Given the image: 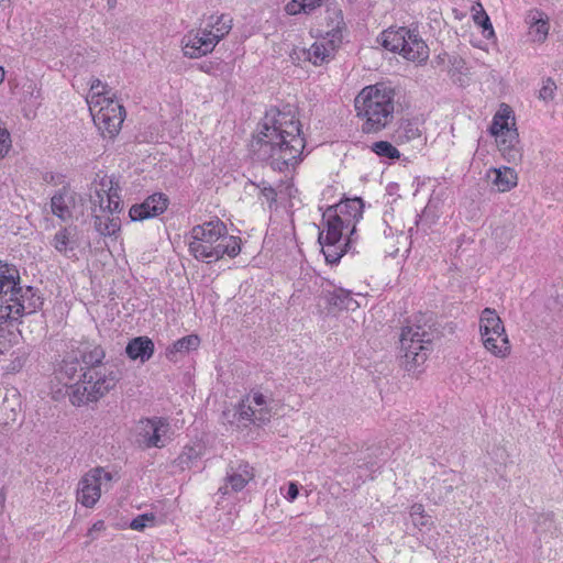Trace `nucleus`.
<instances>
[{
	"instance_id": "1",
	"label": "nucleus",
	"mask_w": 563,
	"mask_h": 563,
	"mask_svg": "<svg viewBox=\"0 0 563 563\" xmlns=\"http://www.w3.org/2000/svg\"><path fill=\"white\" fill-rule=\"evenodd\" d=\"M305 146L300 122L291 111H280L275 107L266 111L251 142L255 159L268 163L278 172L295 167L301 159Z\"/></svg>"
},
{
	"instance_id": "2",
	"label": "nucleus",
	"mask_w": 563,
	"mask_h": 563,
	"mask_svg": "<svg viewBox=\"0 0 563 563\" xmlns=\"http://www.w3.org/2000/svg\"><path fill=\"white\" fill-rule=\"evenodd\" d=\"M70 353L80 361L86 369L81 383L73 386L74 389L70 394L73 405L81 406L97 401L117 386L120 373L101 366L106 352L100 345L81 343Z\"/></svg>"
},
{
	"instance_id": "3",
	"label": "nucleus",
	"mask_w": 563,
	"mask_h": 563,
	"mask_svg": "<svg viewBox=\"0 0 563 563\" xmlns=\"http://www.w3.org/2000/svg\"><path fill=\"white\" fill-rule=\"evenodd\" d=\"M394 90L383 85L365 87L355 98L357 115L365 119L363 131L376 133L394 118Z\"/></svg>"
},
{
	"instance_id": "4",
	"label": "nucleus",
	"mask_w": 563,
	"mask_h": 563,
	"mask_svg": "<svg viewBox=\"0 0 563 563\" xmlns=\"http://www.w3.org/2000/svg\"><path fill=\"white\" fill-rule=\"evenodd\" d=\"M434 339L430 327L426 324L407 325L402 329L400 342V362L407 372L415 373L428 358L429 352L432 350Z\"/></svg>"
},
{
	"instance_id": "5",
	"label": "nucleus",
	"mask_w": 563,
	"mask_h": 563,
	"mask_svg": "<svg viewBox=\"0 0 563 563\" xmlns=\"http://www.w3.org/2000/svg\"><path fill=\"white\" fill-rule=\"evenodd\" d=\"M380 40L386 49L399 53L408 60L422 63L429 57L428 45L415 30L404 26L389 29L382 33Z\"/></svg>"
},
{
	"instance_id": "6",
	"label": "nucleus",
	"mask_w": 563,
	"mask_h": 563,
	"mask_svg": "<svg viewBox=\"0 0 563 563\" xmlns=\"http://www.w3.org/2000/svg\"><path fill=\"white\" fill-rule=\"evenodd\" d=\"M227 227L221 220L208 221L195 225L190 231L189 252L198 261H208L218 240L227 233Z\"/></svg>"
},
{
	"instance_id": "7",
	"label": "nucleus",
	"mask_w": 563,
	"mask_h": 563,
	"mask_svg": "<svg viewBox=\"0 0 563 563\" xmlns=\"http://www.w3.org/2000/svg\"><path fill=\"white\" fill-rule=\"evenodd\" d=\"M120 186L113 177L96 175L90 187V201L92 208H98L99 212H121L123 205L120 197Z\"/></svg>"
},
{
	"instance_id": "8",
	"label": "nucleus",
	"mask_w": 563,
	"mask_h": 563,
	"mask_svg": "<svg viewBox=\"0 0 563 563\" xmlns=\"http://www.w3.org/2000/svg\"><path fill=\"white\" fill-rule=\"evenodd\" d=\"M5 302L12 308L15 320L22 314L34 313L43 305L42 298L37 294V289L32 286L22 288L20 279L16 280L14 290L7 291Z\"/></svg>"
},
{
	"instance_id": "9",
	"label": "nucleus",
	"mask_w": 563,
	"mask_h": 563,
	"mask_svg": "<svg viewBox=\"0 0 563 563\" xmlns=\"http://www.w3.org/2000/svg\"><path fill=\"white\" fill-rule=\"evenodd\" d=\"M112 475L102 467H96L86 473L78 484L77 499L88 508L95 506L101 496V486L109 483Z\"/></svg>"
},
{
	"instance_id": "10",
	"label": "nucleus",
	"mask_w": 563,
	"mask_h": 563,
	"mask_svg": "<svg viewBox=\"0 0 563 563\" xmlns=\"http://www.w3.org/2000/svg\"><path fill=\"white\" fill-rule=\"evenodd\" d=\"M104 104L92 114L93 122L102 134L114 137L121 130L125 117L123 106L112 100V98H103Z\"/></svg>"
},
{
	"instance_id": "11",
	"label": "nucleus",
	"mask_w": 563,
	"mask_h": 563,
	"mask_svg": "<svg viewBox=\"0 0 563 563\" xmlns=\"http://www.w3.org/2000/svg\"><path fill=\"white\" fill-rule=\"evenodd\" d=\"M169 429V423L163 418L143 419L137 426V442L145 448H163V439Z\"/></svg>"
},
{
	"instance_id": "12",
	"label": "nucleus",
	"mask_w": 563,
	"mask_h": 563,
	"mask_svg": "<svg viewBox=\"0 0 563 563\" xmlns=\"http://www.w3.org/2000/svg\"><path fill=\"white\" fill-rule=\"evenodd\" d=\"M240 419L261 426L269 421L271 409L267 406L266 397L261 393H254L243 399L238 408Z\"/></svg>"
},
{
	"instance_id": "13",
	"label": "nucleus",
	"mask_w": 563,
	"mask_h": 563,
	"mask_svg": "<svg viewBox=\"0 0 563 563\" xmlns=\"http://www.w3.org/2000/svg\"><path fill=\"white\" fill-rule=\"evenodd\" d=\"M181 44L184 55L189 58L205 56L211 53L217 46L208 27L189 32L184 36Z\"/></svg>"
},
{
	"instance_id": "14",
	"label": "nucleus",
	"mask_w": 563,
	"mask_h": 563,
	"mask_svg": "<svg viewBox=\"0 0 563 563\" xmlns=\"http://www.w3.org/2000/svg\"><path fill=\"white\" fill-rule=\"evenodd\" d=\"M20 279V273L18 268L8 263L0 261V324L7 322V320H15L12 313V308L5 302L7 291L14 290L16 280Z\"/></svg>"
},
{
	"instance_id": "15",
	"label": "nucleus",
	"mask_w": 563,
	"mask_h": 563,
	"mask_svg": "<svg viewBox=\"0 0 563 563\" xmlns=\"http://www.w3.org/2000/svg\"><path fill=\"white\" fill-rule=\"evenodd\" d=\"M85 373L86 369L80 361L77 360V357H75L71 353H69L63 358L58 369L55 372V375L58 382L67 388L66 394L70 398V394L74 389L73 386L79 382L81 383L84 379L82 375Z\"/></svg>"
},
{
	"instance_id": "16",
	"label": "nucleus",
	"mask_w": 563,
	"mask_h": 563,
	"mask_svg": "<svg viewBox=\"0 0 563 563\" xmlns=\"http://www.w3.org/2000/svg\"><path fill=\"white\" fill-rule=\"evenodd\" d=\"M165 194L156 192L148 196L142 203L133 205L129 211L132 221H142L162 214L168 207Z\"/></svg>"
},
{
	"instance_id": "17",
	"label": "nucleus",
	"mask_w": 563,
	"mask_h": 563,
	"mask_svg": "<svg viewBox=\"0 0 563 563\" xmlns=\"http://www.w3.org/2000/svg\"><path fill=\"white\" fill-rule=\"evenodd\" d=\"M364 203L361 198L346 199L328 209L336 213L338 218H342L345 222L346 229L352 225L350 235L355 233V222L363 216Z\"/></svg>"
},
{
	"instance_id": "18",
	"label": "nucleus",
	"mask_w": 563,
	"mask_h": 563,
	"mask_svg": "<svg viewBox=\"0 0 563 563\" xmlns=\"http://www.w3.org/2000/svg\"><path fill=\"white\" fill-rule=\"evenodd\" d=\"M497 147L503 157L510 164H518L522 159V146L520 145L519 133L510 134L496 139Z\"/></svg>"
},
{
	"instance_id": "19",
	"label": "nucleus",
	"mask_w": 563,
	"mask_h": 563,
	"mask_svg": "<svg viewBox=\"0 0 563 563\" xmlns=\"http://www.w3.org/2000/svg\"><path fill=\"white\" fill-rule=\"evenodd\" d=\"M120 212H100L97 213L92 208V220L95 230L102 236H113L121 229Z\"/></svg>"
},
{
	"instance_id": "20",
	"label": "nucleus",
	"mask_w": 563,
	"mask_h": 563,
	"mask_svg": "<svg viewBox=\"0 0 563 563\" xmlns=\"http://www.w3.org/2000/svg\"><path fill=\"white\" fill-rule=\"evenodd\" d=\"M241 252V239L238 236L229 235L228 232L217 241L207 263L216 262L224 255L235 257Z\"/></svg>"
},
{
	"instance_id": "21",
	"label": "nucleus",
	"mask_w": 563,
	"mask_h": 563,
	"mask_svg": "<svg viewBox=\"0 0 563 563\" xmlns=\"http://www.w3.org/2000/svg\"><path fill=\"white\" fill-rule=\"evenodd\" d=\"M489 131L496 139L517 132L512 110L508 106L494 115Z\"/></svg>"
},
{
	"instance_id": "22",
	"label": "nucleus",
	"mask_w": 563,
	"mask_h": 563,
	"mask_svg": "<svg viewBox=\"0 0 563 563\" xmlns=\"http://www.w3.org/2000/svg\"><path fill=\"white\" fill-rule=\"evenodd\" d=\"M481 335H496L497 339L507 334L504 322L496 313L495 309L485 308L481 313L479 319Z\"/></svg>"
},
{
	"instance_id": "23",
	"label": "nucleus",
	"mask_w": 563,
	"mask_h": 563,
	"mask_svg": "<svg viewBox=\"0 0 563 563\" xmlns=\"http://www.w3.org/2000/svg\"><path fill=\"white\" fill-rule=\"evenodd\" d=\"M76 227H64L58 230L52 240L53 247L60 254L69 257V253H73L77 247L76 240Z\"/></svg>"
},
{
	"instance_id": "24",
	"label": "nucleus",
	"mask_w": 563,
	"mask_h": 563,
	"mask_svg": "<svg viewBox=\"0 0 563 563\" xmlns=\"http://www.w3.org/2000/svg\"><path fill=\"white\" fill-rule=\"evenodd\" d=\"M74 196L66 188L57 191L51 199V209L54 216L63 221L71 218L73 213L70 207L74 205Z\"/></svg>"
},
{
	"instance_id": "25",
	"label": "nucleus",
	"mask_w": 563,
	"mask_h": 563,
	"mask_svg": "<svg viewBox=\"0 0 563 563\" xmlns=\"http://www.w3.org/2000/svg\"><path fill=\"white\" fill-rule=\"evenodd\" d=\"M125 352L130 358L144 363L153 356L154 343L147 336H137L128 343Z\"/></svg>"
},
{
	"instance_id": "26",
	"label": "nucleus",
	"mask_w": 563,
	"mask_h": 563,
	"mask_svg": "<svg viewBox=\"0 0 563 563\" xmlns=\"http://www.w3.org/2000/svg\"><path fill=\"white\" fill-rule=\"evenodd\" d=\"M490 174L494 175L493 185L500 192L509 191L517 186L518 175L511 167L490 168L488 176Z\"/></svg>"
},
{
	"instance_id": "27",
	"label": "nucleus",
	"mask_w": 563,
	"mask_h": 563,
	"mask_svg": "<svg viewBox=\"0 0 563 563\" xmlns=\"http://www.w3.org/2000/svg\"><path fill=\"white\" fill-rule=\"evenodd\" d=\"M325 222V233L323 232V241H330V243L340 242L342 239V231L345 228V222L342 218H338L336 213L327 209L322 216Z\"/></svg>"
},
{
	"instance_id": "28",
	"label": "nucleus",
	"mask_w": 563,
	"mask_h": 563,
	"mask_svg": "<svg viewBox=\"0 0 563 563\" xmlns=\"http://www.w3.org/2000/svg\"><path fill=\"white\" fill-rule=\"evenodd\" d=\"M253 476V468L247 463H239L236 467H230L227 481L233 490L239 492L245 487Z\"/></svg>"
},
{
	"instance_id": "29",
	"label": "nucleus",
	"mask_w": 563,
	"mask_h": 563,
	"mask_svg": "<svg viewBox=\"0 0 563 563\" xmlns=\"http://www.w3.org/2000/svg\"><path fill=\"white\" fill-rule=\"evenodd\" d=\"M328 24L325 34L330 37V43L335 45L342 41V30L345 26L342 11L338 8L328 9Z\"/></svg>"
},
{
	"instance_id": "30",
	"label": "nucleus",
	"mask_w": 563,
	"mask_h": 563,
	"mask_svg": "<svg viewBox=\"0 0 563 563\" xmlns=\"http://www.w3.org/2000/svg\"><path fill=\"white\" fill-rule=\"evenodd\" d=\"M485 349L497 357H506L510 353V343L508 335H501L497 339L496 335H481Z\"/></svg>"
},
{
	"instance_id": "31",
	"label": "nucleus",
	"mask_w": 563,
	"mask_h": 563,
	"mask_svg": "<svg viewBox=\"0 0 563 563\" xmlns=\"http://www.w3.org/2000/svg\"><path fill=\"white\" fill-rule=\"evenodd\" d=\"M318 241L322 246V253L325 257V261L329 264H335L340 261V258L343 256V254L346 252V246L350 245L352 242V236H349L347 242L345 243V246L342 247L339 243L334 242L330 243V241H323V231L319 233Z\"/></svg>"
},
{
	"instance_id": "32",
	"label": "nucleus",
	"mask_w": 563,
	"mask_h": 563,
	"mask_svg": "<svg viewBox=\"0 0 563 563\" xmlns=\"http://www.w3.org/2000/svg\"><path fill=\"white\" fill-rule=\"evenodd\" d=\"M200 344V339L196 334L186 335L177 341H175L166 350V356L168 360H174L177 353L186 354L190 351L197 350Z\"/></svg>"
},
{
	"instance_id": "33",
	"label": "nucleus",
	"mask_w": 563,
	"mask_h": 563,
	"mask_svg": "<svg viewBox=\"0 0 563 563\" xmlns=\"http://www.w3.org/2000/svg\"><path fill=\"white\" fill-rule=\"evenodd\" d=\"M232 20L225 15L210 16L206 27L209 29L214 43H219L232 29Z\"/></svg>"
},
{
	"instance_id": "34",
	"label": "nucleus",
	"mask_w": 563,
	"mask_h": 563,
	"mask_svg": "<svg viewBox=\"0 0 563 563\" xmlns=\"http://www.w3.org/2000/svg\"><path fill=\"white\" fill-rule=\"evenodd\" d=\"M328 301L330 305L340 309L354 310L358 307V303L353 299L351 291L343 288H338L330 292Z\"/></svg>"
},
{
	"instance_id": "35",
	"label": "nucleus",
	"mask_w": 563,
	"mask_h": 563,
	"mask_svg": "<svg viewBox=\"0 0 563 563\" xmlns=\"http://www.w3.org/2000/svg\"><path fill=\"white\" fill-rule=\"evenodd\" d=\"M324 0H291L286 4V12L290 15L305 12L309 13L317 7H320Z\"/></svg>"
},
{
	"instance_id": "36",
	"label": "nucleus",
	"mask_w": 563,
	"mask_h": 563,
	"mask_svg": "<svg viewBox=\"0 0 563 563\" xmlns=\"http://www.w3.org/2000/svg\"><path fill=\"white\" fill-rule=\"evenodd\" d=\"M371 150L383 158L398 159L400 157L399 151L388 141L374 142L371 145Z\"/></svg>"
},
{
	"instance_id": "37",
	"label": "nucleus",
	"mask_w": 563,
	"mask_h": 563,
	"mask_svg": "<svg viewBox=\"0 0 563 563\" xmlns=\"http://www.w3.org/2000/svg\"><path fill=\"white\" fill-rule=\"evenodd\" d=\"M421 131L416 122L404 121L397 130V137L400 141H411L420 137Z\"/></svg>"
},
{
	"instance_id": "38",
	"label": "nucleus",
	"mask_w": 563,
	"mask_h": 563,
	"mask_svg": "<svg viewBox=\"0 0 563 563\" xmlns=\"http://www.w3.org/2000/svg\"><path fill=\"white\" fill-rule=\"evenodd\" d=\"M477 5H478V10L476 8H473V11H474L473 20L476 24H478L483 27L484 33L488 32V34H486L485 36L489 37V36L494 35V29L490 23L489 16L487 15V13L485 12V10L483 9V7L481 4H477Z\"/></svg>"
},
{
	"instance_id": "39",
	"label": "nucleus",
	"mask_w": 563,
	"mask_h": 563,
	"mask_svg": "<svg viewBox=\"0 0 563 563\" xmlns=\"http://www.w3.org/2000/svg\"><path fill=\"white\" fill-rule=\"evenodd\" d=\"M330 56V51L321 43H314L308 51V58L314 65L322 64Z\"/></svg>"
},
{
	"instance_id": "40",
	"label": "nucleus",
	"mask_w": 563,
	"mask_h": 563,
	"mask_svg": "<svg viewBox=\"0 0 563 563\" xmlns=\"http://www.w3.org/2000/svg\"><path fill=\"white\" fill-rule=\"evenodd\" d=\"M460 481L461 478L455 472L450 471L445 473V477L442 479V483L440 485L441 493L443 492L445 496L449 495L454 490V488L457 487Z\"/></svg>"
},
{
	"instance_id": "41",
	"label": "nucleus",
	"mask_w": 563,
	"mask_h": 563,
	"mask_svg": "<svg viewBox=\"0 0 563 563\" xmlns=\"http://www.w3.org/2000/svg\"><path fill=\"white\" fill-rule=\"evenodd\" d=\"M549 18L533 25V30H530V34L533 36V41L543 43L549 34Z\"/></svg>"
},
{
	"instance_id": "42",
	"label": "nucleus",
	"mask_w": 563,
	"mask_h": 563,
	"mask_svg": "<svg viewBox=\"0 0 563 563\" xmlns=\"http://www.w3.org/2000/svg\"><path fill=\"white\" fill-rule=\"evenodd\" d=\"M556 90V85L552 78H547L543 80V85L539 90V98L549 101L554 98V91Z\"/></svg>"
},
{
	"instance_id": "43",
	"label": "nucleus",
	"mask_w": 563,
	"mask_h": 563,
	"mask_svg": "<svg viewBox=\"0 0 563 563\" xmlns=\"http://www.w3.org/2000/svg\"><path fill=\"white\" fill-rule=\"evenodd\" d=\"M155 520V516L153 514H143L134 518L130 528L136 531H142L148 523H153Z\"/></svg>"
},
{
	"instance_id": "44",
	"label": "nucleus",
	"mask_w": 563,
	"mask_h": 563,
	"mask_svg": "<svg viewBox=\"0 0 563 563\" xmlns=\"http://www.w3.org/2000/svg\"><path fill=\"white\" fill-rule=\"evenodd\" d=\"M108 95H109V91H97V92H92L90 95V97L87 99V102L89 104L91 114L96 113L95 112L96 107L99 106L101 108V106L104 104L103 98H109Z\"/></svg>"
},
{
	"instance_id": "45",
	"label": "nucleus",
	"mask_w": 563,
	"mask_h": 563,
	"mask_svg": "<svg viewBox=\"0 0 563 563\" xmlns=\"http://www.w3.org/2000/svg\"><path fill=\"white\" fill-rule=\"evenodd\" d=\"M11 146L10 133L0 126V158H3Z\"/></svg>"
},
{
	"instance_id": "46",
	"label": "nucleus",
	"mask_w": 563,
	"mask_h": 563,
	"mask_svg": "<svg viewBox=\"0 0 563 563\" xmlns=\"http://www.w3.org/2000/svg\"><path fill=\"white\" fill-rule=\"evenodd\" d=\"M547 18L548 15L544 12L533 9L527 13L526 22L529 24L530 30H533V25L538 24Z\"/></svg>"
},
{
	"instance_id": "47",
	"label": "nucleus",
	"mask_w": 563,
	"mask_h": 563,
	"mask_svg": "<svg viewBox=\"0 0 563 563\" xmlns=\"http://www.w3.org/2000/svg\"><path fill=\"white\" fill-rule=\"evenodd\" d=\"M262 196L269 202L273 203L276 201V191L273 187L266 186V184L263 181L260 186Z\"/></svg>"
},
{
	"instance_id": "48",
	"label": "nucleus",
	"mask_w": 563,
	"mask_h": 563,
	"mask_svg": "<svg viewBox=\"0 0 563 563\" xmlns=\"http://www.w3.org/2000/svg\"><path fill=\"white\" fill-rule=\"evenodd\" d=\"M106 529V525L103 520L96 521L92 527L88 530L87 536L90 538V540L96 539V533L101 532Z\"/></svg>"
},
{
	"instance_id": "49",
	"label": "nucleus",
	"mask_w": 563,
	"mask_h": 563,
	"mask_svg": "<svg viewBox=\"0 0 563 563\" xmlns=\"http://www.w3.org/2000/svg\"><path fill=\"white\" fill-rule=\"evenodd\" d=\"M298 494H299V488H298L297 484L292 483V482L289 483L286 498L289 501H294L298 497Z\"/></svg>"
},
{
	"instance_id": "50",
	"label": "nucleus",
	"mask_w": 563,
	"mask_h": 563,
	"mask_svg": "<svg viewBox=\"0 0 563 563\" xmlns=\"http://www.w3.org/2000/svg\"><path fill=\"white\" fill-rule=\"evenodd\" d=\"M218 66V64L213 62H202L199 64V69L207 74H214V69Z\"/></svg>"
},
{
	"instance_id": "51",
	"label": "nucleus",
	"mask_w": 563,
	"mask_h": 563,
	"mask_svg": "<svg viewBox=\"0 0 563 563\" xmlns=\"http://www.w3.org/2000/svg\"><path fill=\"white\" fill-rule=\"evenodd\" d=\"M90 90H91V93L92 92H97V91H108L107 90V85H104L100 79L96 78L91 81V85H90Z\"/></svg>"
},
{
	"instance_id": "52",
	"label": "nucleus",
	"mask_w": 563,
	"mask_h": 563,
	"mask_svg": "<svg viewBox=\"0 0 563 563\" xmlns=\"http://www.w3.org/2000/svg\"><path fill=\"white\" fill-rule=\"evenodd\" d=\"M423 514V506L421 504H415L411 506L410 515L413 516H422Z\"/></svg>"
},
{
	"instance_id": "53",
	"label": "nucleus",
	"mask_w": 563,
	"mask_h": 563,
	"mask_svg": "<svg viewBox=\"0 0 563 563\" xmlns=\"http://www.w3.org/2000/svg\"><path fill=\"white\" fill-rule=\"evenodd\" d=\"M4 80V70L0 67V84Z\"/></svg>"
},
{
	"instance_id": "54",
	"label": "nucleus",
	"mask_w": 563,
	"mask_h": 563,
	"mask_svg": "<svg viewBox=\"0 0 563 563\" xmlns=\"http://www.w3.org/2000/svg\"><path fill=\"white\" fill-rule=\"evenodd\" d=\"M112 2H114V0H108V3H109V5H110V7H112V5H113V3H112Z\"/></svg>"
},
{
	"instance_id": "55",
	"label": "nucleus",
	"mask_w": 563,
	"mask_h": 563,
	"mask_svg": "<svg viewBox=\"0 0 563 563\" xmlns=\"http://www.w3.org/2000/svg\"><path fill=\"white\" fill-rule=\"evenodd\" d=\"M2 2H10V0H0V3Z\"/></svg>"
}]
</instances>
